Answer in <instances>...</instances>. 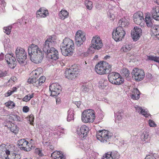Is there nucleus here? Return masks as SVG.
Segmentation results:
<instances>
[{
	"mask_svg": "<svg viewBox=\"0 0 159 159\" xmlns=\"http://www.w3.org/2000/svg\"><path fill=\"white\" fill-rule=\"evenodd\" d=\"M28 53L31 61L36 64L40 63L43 58V53L37 45L32 44L28 48Z\"/></svg>",
	"mask_w": 159,
	"mask_h": 159,
	"instance_id": "obj_1",
	"label": "nucleus"
},
{
	"mask_svg": "<svg viewBox=\"0 0 159 159\" xmlns=\"http://www.w3.org/2000/svg\"><path fill=\"white\" fill-rule=\"evenodd\" d=\"M74 44L70 39L65 38L60 45V49L62 55L65 56H70L73 53Z\"/></svg>",
	"mask_w": 159,
	"mask_h": 159,
	"instance_id": "obj_2",
	"label": "nucleus"
},
{
	"mask_svg": "<svg viewBox=\"0 0 159 159\" xmlns=\"http://www.w3.org/2000/svg\"><path fill=\"white\" fill-rule=\"evenodd\" d=\"M111 65L106 61L100 62L96 65L95 70L99 75L108 74L111 70Z\"/></svg>",
	"mask_w": 159,
	"mask_h": 159,
	"instance_id": "obj_3",
	"label": "nucleus"
},
{
	"mask_svg": "<svg viewBox=\"0 0 159 159\" xmlns=\"http://www.w3.org/2000/svg\"><path fill=\"white\" fill-rule=\"evenodd\" d=\"M95 117L94 111L93 110H87L82 113L81 120L84 123H92L95 120Z\"/></svg>",
	"mask_w": 159,
	"mask_h": 159,
	"instance_id": "obj_4",
	"label": "nucleus"
},
{
	"mask_svg": "<svg viewBox=\"0 0 159 159\" xmlns=\"http://www.w3.org/2000/svg\"><path fill=\"white\" fill-rule=\"evenodd\" d=\"M112 136V134L111 132L105 130H100L97 132V139L103 143L109 142Z\"/></svg>",
	"mask_w": 159,
	"mask_h": 159,
	"instance_id": "obj_5",
	"label": "nucleus"
},
{
	"mask_svg": "<svg viewBox=\"0 0 159 159\" xmlns=\"http://www.w3.org/2000/svg\"><path fill=\"white\" fill-rule=\"evenodd\" d=\"M80 70L76 66H74L69 69L66 70L65 76L69 80H74L80 74Z\"/></svg>",
	"mask_w": 159,
	"mask_h": 159,
	"instance_id": "obj_6",
	"label": "nucleus"
},
{
	"mask_svg": "<svg viewBox=\"0 0 159 159\" xmlns=\"http://www.w3.org/2000/svg\"><path fill=\"white\" fill-rule=\"evenodd\" d=\"M15 53L16 59L19 64L20 65L24 66L27 58L26 53L25 50L20 47H17L15 51Z\"/></svg>",
	"mask_w": 159,
	"mask_h": 159,
	"instance_id": "obj_7",
	"label": "nucleus"
},
{
	"mask_svg": "<svg viewBox=\"0 0 159 159\" xmlns=\"http://www.w3.org/2000/svg\"><path fill=\"white\" fill-rule=\"evenodd\" d=\"M125 34V32L124 29L118 26L113 31L112 37L116 41H120L124 38Z\"/></svg>",
	"mask_w": 159,
	"mask_h": 159,
	"instance_id": "obj_8",
	"label": "nucleus"
},
{
	"mask_svg": "<svg viewBox=\"0 0 159 159\" xmlns=\"http://www.w3.org/2000/svg\"><path fill=\"white\" fill-rule=\"evenodd\" d=\"M131 75L133 79L138 82L142 80L145 76L143 70L137 68L133 69L131 72Z\"/></svg>",
	"mask_w": 159,
	"mask_h": 159,
	"instance_id": "obj_9",
	"label": "nucleus"
},
{
	"mask_svg": "<svg viewBox=\"0 0 159 159\" xmlns=\"http://www.w3.org/2000/svg\"><path fill=\"white\" fill-rule=\"evenodd\" d=\"M85 34L81 30L78 31L75 34V41L76 44L79 47L83 44L86 40Z\"/></svg>",
	"mask_w": 159,
	"mask_h": 159,
	"instance_id": "obj_10",
	"label": "nucleus"
},
{
	"mask_svg": "<svg viewBox=\"0 0 159 159\" xmlns=\"http://www.w3.org/2000/svg\"><path fill=\"white\" fill-rule=\"evenodd\" d=\"M13 53L7 54L5 56V60L6 61L9 67L12 69H14L17 65L16 58L14 56Z\"/></svg>",
	"mask_w": 159,
	"mask_h": 159,
	"instance_id": "obj_11",
	"label": "nucleus"
},
{
	"mask_svg": "<svg viewBox=\"0 0 159 159\" xmlns=\"http://www.w3.org/2000/svg\"><path fill=\"white\" fill-rule=\"evenodd\" d=\"M55 44V41L52 39V37L50 36L45 41L42 46L43 51L45 53L50 50L51 48Z\"/></svg>",
	"mask_w": 159,
	"mask_h": 159,
	"instance_id": "obj_12",
	"label": "nucleus"
},
{
	"mask_svg": "<svg viewBox=\"0 0 159 159\" xmlns=\"http://www.w3.org/2000/svg\"><path fill=\"white\" fill-rule=\"evenodd\" d=\"M61 88L58 83H53L49 86V90L51 92V95L52 96H56L60 93Z\"/></svg>",
	"mask_w": 159,
	"mask_h": 159,
	"instance_id": "obj_13",
	"label": "nucleus"
},
{
	"mask_svg": "<svg viewBox=\"0 0 159 159\" xmlns=\"http://www.w3.org/2000/svg\"><path fill=\"white\" fill-rule=\"evenodd\" d=\"M91 46L90 48H93L95 49L98 50L101 48L103 46L102 41L100 37L96 36L93 37L92 40Z\"/></svg>",
	"mask_w": 159,
	"mask_h": 159,
	"instance_id": "obj_14",
	"label": "nucleus"
},
{
	"mask_svg": "<svg viewBox=\"0 0 159 159\" xmlns=\"http://www.w3.org/2000/svg\"><path fill=\"white\" fill-rule=\"evenodd\" d=\"M142 34V30L137 26H135L131 32V35L134 41L138 40Z\"/></svg>",
	"mask_w": 159,
	"mask_h": 159,
	"instance_id": "obj_15",
	"label": "nucleus"
},
{
	"mask_svg": "<svg viewBox=\"0 0 159 159\" xmlns=\"http://www.w3.org/2000/svg\"><path fill=\"white\" fill-rule=\"evenodd\" d=\"M48 52L46 54L48 57L54 60L59 58V55L57 50L53 47L51 48Z\"/></svg>",
	"mask_w": 159,
	"mask_h": 159,
	"instance_id": "obj_16",
	"label": "nucleus"
},
{
	"mask_svg": "<svg viewBox=\"0 0 159 159\" xmlns=\"http://www.w3.org/2000/svg\"><path fill=\"white\" fill-rule=\"evenodd\" d=\"M10 154V151L6 149V145L2 144L0 145V158L7 159Z\"/></svg>",
	"mask_w": 159,
	"mask_h": 159,
	"instance_id": "obj_17",
	"label": "nucleus"
},
{
	"mask_svg": "<svg viewBox=\"0 0 159 159\" xmlns=\"http://www.w3.org/2000/svg\"><path fill=\"white\" fill-rule=\"evenodd\" d=\"M143 13L142 12L139 11L134 14L133 16L134 21L137 24L139 25L142 21L144 20Z\"/></svg>",
	"mask_w": 159,
	"mask_h": 159,
	"instance_id": "obj_18",
	"label": "nucleus"
},
{
	"mask_svg": "<svg viewBox=\"0 0 159 159\" xmlns=\"http://www.w3.org/2000/svg\"><path fill=\"white\" fill-rule=\"evenodd\" d=\"M36 14L42 17H45L48 15V10L44 7H41L36 12Z\"/></svg>",
	"mask_w": 159,
	"mask_h": 159,
	"instance_id": "obj_19",
	"label": "nucleus"
},
{
	"mask_svg": "<svg viewBox=\"0 0 159 159\" xmlns=\"http://www.w3.org/2000/svg\"><path fill=\"white\" fill-rule=\"evenodd\" d=\"M119 77H120V74L116 72L110 73L108 75L109 81L112 84L115 82L116 80Z\"/></svg>",
	"mask_w": 159,
	"mask_h": 159,
	"instance_id": "obj_20",
	"label": "nucleus"
},
{
	"mask_svg": "<svg viewBox=\"0 0 159 159\" xmlns=\"http://www.w3.org/2000/svg\"><path fill=\"white\" fill-rule=\"evenodd\" d=\"M89 131V128L85 125L81 126L80 130H77L78 134L83 138L87 135Z\"/></svg>",
	"mask_w": 159,
	"mask_h": 159,
	"instance_id": "obj_21",
	"label": "nucleus"
},
{
	"mask_svg": "<svg viewBox=\"0 0 159 159\" xmlns=\"http://www.w3.org/2000/svg\"><path fill=\"white\" fill-rule=\"evenodd\" d=\"M134 107L137 111L139 114H142L147 117L150 114L148 113L147 111H145V110L143 109L141 107H139L137 106H135Z\"/></svg>",
	"mask_w": 159,
	"mask_h": 159,
	"instance_id": "obj_22",
	"label": "nucleus"
},
{
	"mask_svg": "<svg viewBox=\"0 0 159 159\" xmlns=\"http://www.w3.org/2000/svg\"><path fill=\"white\" fill-rule=\"evenodd\" d=\"M149 133L146 130L144 131L140 136V138L143 141L148 142L150 140Z\"/></svg>",
	"mask_w": 159,
	"mask_h": 159,
	"instance_id": "obj_23",
	"label": "nucleus"
},
{
	"mask_svg": "<svg viewBox=\"0 0 159 159\" xmlns=\"http://www.w3.org/2000/svg\"><path fill=\"white\" fill-rule=\"evenodd\" d=\"M140 92L137 89H134L132 91L131 98L133 99L138 100L139 98Z\"/></svg>",
	"mask_w": 159,
	"mask_h": 159,
	"instance_id": "obj_24",
	"label": "nucleus"
},
{
	"mask_svg": "<svg viewBox=\"0 0 159 159\" xmlns=\"http://www.w3.org/2000/svg\"><path fill=\"white\" fill-rule=\"evenodd\" d=\"M151 30L156 38L159 39V25H154L151 28Z\"/></svg>",
	"mask_w": 159,
	"mask_h": 159,
	"instance_id": "obj_25",
	"label": "nucleus"
},
{
	"mask_svg": "<svg viewBox=\"0 0 159 159\" xmlns=\"http://www.w3.org/2000/svg\"><path fill=\"white\" fill-rule=\"evenodd\" d=\"M28 144V142L25 139H20L19 141V147L21 150H24L25 149V148L26 145Z\"/></svg>",
	"mask_w": 159,
	"mask_h": 159,
	"instance_id": "obj_26",
	"label": "nucleus"
},
{
	"mask_svg": "<svg viewBox=\"0 0 159 159\" xmlns=\"http://www.w3.org/2000/svg\"><path fill=\"white\" fill-rule=\"evenodd\" d=\"M10 115H7L10 120H16L18 121H21V118L18 115L15 114L13 113H11V114H9Z\"/></svg>",
	"mask_w": 159,
	"mask_h": 159,
	"instance_id": "obj_27",
	"label": "nucleus"
},
{
	"mask_svg": "<svg viewBox=\"0 0 159 159\" xmlns=\"http://www.w3.org/2000/svg\"><path fill=\"white\" fill-rule=\"evenodd\" d=\"M42 69L40 68H38L36 70H33L30 73V75L33 77L37 76V79L38 78V76L40 74L42 71Z\"/></svg>",
	"mask_w": 159,
	"mask_h": 159,
	"instance_id": "obj_28",
	"label": "nucleus"
},
{
	"mask_svg": "<svg viewBox=\"0 0 159 159\" xmlns=\"http://www.w3.org/2000/svg\"><path fill=\"white\" fill-rule=\"evenodd\" d=\"M68 13L65 10H62L59 14V16L60 19L64 20L68 17Z\"/></svg>",
	"mask_w": 159,
	"mask_h": 159,
	"instance_id": "obj_29",
	"label": "nucleus"
},
{
	"mask_svg": "<svg viewBox=\"0 0 159 159\" xmlns=\"http://www.w3.org/2000/svg\"><path fill=\"white\" fill-rule=\"evenodd\" d=\"M73 112V110L71 109H70L68 111L67 121L69 122L71 120H74V113Z\"/></svg>",
	"mask_w": 159,
	"mask_h": 159,
	"instance_id": "obj_30",
	"label": "nucleus"
},
{
	"mask_svg": "<svg viewBox=\"0 0 159 159\" xmlns=\"http://www.w3.org/2000/svg\"><path fill=\"white\" fill-rule=\"evenodd\" d=\"M118 24L119 25V26L123 28V27L128 25L129 24L127 20L125 18H122L121 19H120L119 21Z\"/></svg>",
	"mask_w": 159,
	"mask_h": 159,
	"instance_id": "obj_31",
	"label": "nucleus"
},
{
	"mask_svg": "<svg viewBox=\"0 0 159 159\" xmlns=\"http://www.w3.org/2000/svg\"><path fill=\"white\" fill-rule=\"evenodd\" d=\"M11 126H9V128L11 131L14 133L15 134H16L18 132L19 128L17 126L14 124L11 125Z\"/></svg>",
	"mask_w": 159,
	"mask_h": 159,
	"instance_id": "obj_32",
	"label": "nucleus"
},
{
	"mask_svg": "<svg viewBox=\"0 0 159 159\" xmlns=\"http://www.w3.org/2000/svg\"><path fill=\"white\" fill-rule=\"evenodd\" d=\"M121 75L125 78H128L130 74V71L127 69L123 68L120 71Z\"/></svg>",
	"mask_w": 159,
	"mask_h": 159,
	"instance_id": "obj_33",
	"label": "nucleus"
},
{
	"mask_svg": "<svg viewBox=\"0 0 159 159\" xmlns=\"http://www.w3.org/2000/svg\"><path fill=\"white\" fill-rule=\"evenodd\" d=\"M38 81V79H37V76L33 77L31 76L28 80V82L29 83L33 84L35 86H37L38 84H37V81Z\"/></svg>",
	"mask_w": 159,
	"mask_h": 159,
	"instance_id": "obj_34",
	"label": "nucleus"
},
{
	"mask_svg": "<svg viewBox=\"0 0 159 159\" xmlns=\"http://www.w3.org/2000/svg\"><path fill=\"white\" fill-rule=\"evenodd\" d=\"M159 12V7L157 6L153 7L151 11V14L153 19Z\"/></svg>",
	"mask_w": 159,
	"mask_h": 159,
	"instance_id": "obj_35",
	"label": "nucleus"
},
{
	"mask_svg": "<svg viewBox=\"0 0 159 159\" xmlns=\"http://www.w3.org/2000/svg\"><path fill=\"white\" fill-rule=\"evenodd\" d=\"M123 115V113L122 110H120L115 114V117L116 120H117L118 121L120 120L122 118Z\"/></svg>",
	"mask_w": 159,
	"mask_h": 159,
	"instance_id": "obj_36",
	"label": "nucleus"
},
{
	"mask_svg": "<svg viewBox=\"0 0 159 159\" xmlns=\"http://www.w3.org/2000/svg\"><path fill=\"white\" fill-rule=\"evenodd\" d=\"M8 71L7 70H0V78H3L4 77L8 76Z\"/></svg>",
	"mask_w": 159,
	"mask_h": 159,
	"instance_id": "obj_37",
	"label": "nucleus"
},
{
	"mask_svg": "<svg viewBox=\"0 0 159 159\" xmlns=\"http://www.w3.org/2000/svg\"><path fill=\"white\" fill-rule=\"evenodd\" d=\"M132 47L131 45L126 44L122 47L121 50H122L125 52H127L131 50Z\"/></svg>",
	"mask_w": 159,
	"mask_h": 159,
	"instance_id": "obj_38",
	"label": "nucleus"
},
{
	"mask_svg": "<svg viewBox=\"0 0 159 159\" xmlns=\"http://www.w3.org/2000/svg\"><path fill=\"white\" fill-rule=\"evenodd\" d=\"M157 157V154L152 153H149L147 155L145 159H156Z\"/></svg>",
	"mask_w": 159,
	"mask_h": 159,
	"instance_id": "obj_39",
	"label": "nucleus"
},
{
	"mask_svg": "<svg viewBox=\"0 0 159 159\" xmlns=\"http://www.w3.org/2000/svg\"><path fill=\"white\" fill-rule=\"evenodd\" d=\"M145 22L146 23L147 26L148 27H152L153 24L152 22L151 18L149 17H146L145 18Z\"/></svg>",
	"mask_w": 159,
	"mask_h": 159,
	"instance_id": "obj_40",
	"label": "nucleus"
},
{
	"mask_svg": "<svg viewBox=\"0 0 159 159\" xmlns=\"http://www.w3.org/2000/svg\"><path fill=\"white\" fill-rule=\"evenodd\" d=\"M115 81V82H114L113 84L116 85H119L122 84L124 83V79L123 78L121 77L120 76V77H119Z\"/></svg>",
	"mask_w": 159,
	"mask_h": 159,
	"instance_id": "obj_41",
	"label": "nucleus"
},
{
	"mask_svg": "<svg viewBox=\"0 0 159 159\" xmlns=\"http://www.w3.org/2000/svg\"><path fill=\"white\" fill-rule=\"evenodd\" d=\"M112 159H119L120 157L119 153L116 151H112L110 152Z\"/></svg>",
	"mask_w": 159,
	"mask_h": 159,
	"instance_id": "obj_42",
	"label": "nucleus"
},
{
	"mask_svg": "<svg viewBox=\"0 0 159 159\" xmlns=\"http://www.w3.org/2000/svg\"><path fill=\"white\" fill-rule=\"evenodd\" d=\"M147 57V59L148 60L153 61L155 62L159 63V57H154L152 56H148Z\"/></svg>",
	"mask_w": 159,
	"mask_h": 159,
	"instance_id": "obj_43",
	"label": "nucleus"
},
{
	"mask_svg": "<svg viewBox=\"0 0 159 159\" xmlns=\"http://www.w3.org/2000/svg\"><path fill=\"white\" fill-rule=\"evenodd\" d=\"M5 104L6 107L10 109H12L15 106V103L13 102L10 101L6 102Z\"/></svg>",
	"mask_w": 159,
	"mask_h": 159,
	"instance_id": "obj_44",
	"label": "nucleus"
},
{
	"mask_svg": "<svg viewBox=\"0 0 159 159\" xmlns=\"http://www.w3.org/2000/svg\"><path fill=\"white\" fill-rule=\"evenodd\" d=\"M34 94H29L26 95L22 99V100L25 102H27L30 100L33 97Z\"/></svg>",
	"mask_w": 159,
	"mask_h": 159,
	"instance_id": "obj_45",
	"label": "nucleus"
},
{
	"mask_svg": "<svg viewBox=\"0 0 159 159\" xmlns=\"http://www.w3.org/2000/svg\"><path fill=\"white\" fill-rule=\"evenodd\" d=\"M46 79V78L44 76H41L39 80H38V81H37V84L39 85H41L42 83L45 82Z\"/></svg>",
	"mask_w": 159,
	"mask_h": 159,
	"instance_id": "obj_46",
	"label": "nucleus"
},
{
	"mask_svg": "<svg viewBox=\"0 0 159 159\" xmlns=\"http://www.w3.org/2000/svg\"><path fill=\"white\" fill-rule=\"evenodd\" d=\"M85 5L87 8L89 10H91L93 7V2L91 1H86Z\"/></svg>",
	"mask_w": 159,
	"mask_h": 159,
	"instance_id": "obj_47",
	"label": "nucleus"
},
{
	"mask_svg": "<svg viewBox=\"0 0 159 159\" xmlns=\"http://www.w3.org/2000/svg\"><path fill=\"white\" fill-rule=\"evenodd\" d=\"M34 147H33L31 143H29L28 142V144L26 145L25 148V149L24 150L26 152H28L30 151L32 149H34Z\"/></svg>",
	"mask_w": 159,
	"mask_h": 159,
	"instance_id": "obj_48",
	"label": "nucleus"
},
{
	"mask_svg": "<svg viewBox=\"0 0 159 159\" xmlns=\"http://www.w3.org/2000/svg\"><path fill=\"white\" fill-rule=\"evenodd\" d=\"M55 153H53L52 155V158H54V159H65V157L64 156H61L60 155L58 154L57 156H55L54 155H55Z\"/></svg>",
	"mask_w": 159,
	"mask_h": 159,
	"instance_id": "obj_49",
	"label": "nucleus"
},
{
	"mask_svg": "<svg viewBox=\"0 0 159 159\" xmlns=\"http://www.w3.org/2000/svg\"><path fill=\"white\" fill-rule=\"evenodd\" d=\"M11 26L4 27L3 28L4 30H5L4 32L8 35L10 34L11 31Z\"/></svg>",
	"mask_w": 159,
	"mask_h": 159,
	"instance_id": "obj_50",
	"label": "nucleus"
},
{
	"mask_svg": "<svg viewBox=\"0 0 159 159\" xmlns=\"http://www.w3.org/2000/svg\"><path fill=\"white\" fill-rule=\"evenodd\" d=\"M28 120L30 122V124L32 125H33V122L34 121V117L33 115L31 114L27 118Z\"/></svg>",
	"mask_w": 159,
	"mask_h": 159,
	"instance_id": "obj_51",
	"label": "nucleus"
},
{
	"mask_svg": "<svg viewBox=\"0 0 159 159\" xmlns=\"http://www.w3.org/2000/svg\"><path fill=\"white\" fill-rule=\"evenodd\" d=\"M148 124L151 127H156L157 125L156 124L154 121L151 120H148Z\"/></svg>",
	"mask_w": 159,
	"mask_h": 159,
	"instance_id": "obj_52",
	"label": "nucleus"
},
{
	"mask_svg": "<svg viewBox=\"0 0 159 159\" xmlns=\"http://www.w3.org/2000/svg\"><path fill=\"white\" fill-rule=\"evenodd\" d=\"M77 52L79 55H83L84 56L85 55V56H86L88 55V53L85 52L84 53V51H83L82 49H81V51H79L78 48L77 50Z\"/></svg>",
	"mask_w": 159,
	"mask_h": 159,
	"instance_id": "obj_53",
	"label": "nucleus"
},
{
	"mask_svg": "<svg viewBox=\"0 0 159 159\" xmlns=\"http://www.w3.org/2000/svg\"><path fill=\"white\" fill-rule=\"evenodd\" d=\"M81 89L83 92L86 93L88 92L89 90V89H88L87 87L85 85H82L81 87Z\"/></svg>",
	"mask_w": 159,
	"mask_h": 159,
	"instance_id": "obj_54",
	"label": "nucleus"
},
{
	"mask_svg": "<svg viewBox=\"0 0 159 159\" xmlns=\"http://www.w3.org/2000/svg\"><path fill=\"white\" fill-rule=\"evenodd\" d=\"M15 154V153H10V154H8V157H7L8 159H14V155Z\"/></svg>",
	"mask_w": 159,
	"mask_h": 159,
	"instance_id": "obj_55",
	"label": "nucleus"
},
{
	"mask_svg": "<svg viewBox=\"0 0 159 159\" xmlns=\"http://www.w3.org/2000/svg\"><path fill=\"white\" fill-rule=\"evenodd\" d=\"M13 93V92L11 90H9L7 93H5V95L6 97H8L11 95Z\"/></svg>",
	"mask_w": 159,
	"mask_h": 159,
	"instance_id": "obj_56",
	"label": "nucleus"
},
{
	"mask_svg": "<svg viewBox=\"0 0 159 159\" xmlns=\"http://www.w3.org/2000/svg\"><path fill=\"white\" fill-rule=\"evenodd\" d=\"M23 111L24 112L26 113L29 111V107L27 106H24L23 108Z\"/></svg>",
	"mask_w": 159,
	"mask_h": 159,
	"instance_id": "obj_57",
	"label": "nucleus"
},
{
	"mask_svg": "<svg viewBox=\"0 0 159 159\" xmlns=\"http://www.w3.org/2000/svg\"><path fill=\"white\" fill-rule=\"evenodd\" d=\"M37 153L40 156H43V154L42 153V151L41 150H40L39 149L37 151Z\"/></svg>",
	"mask_w": 159,
	"mask_h": 159,
	"instance_id": "obj_58",
	"label": "nucleus"
},
{
	"mask_svg": "<svg viewBox=\"0 0 159 159\" xmlns=\"http://www.w3.org/2000/svg\"><path fill=\"white\" fill-rule=\"evenodd\" d=\"M20 155L17 154H15L14 155V159H20Z\"/></svg>",
	"mask_w": 159,
	"mask_h": 159,
	"instance_id": "obj_59",
	"label": "nucleus"
},
{
	"mask_svg": "<svg viewBox=\"0 0 159 159\" xmlns=\"http://www.w3.org/2000/svg\"><path fill=\"white\" fill-rule=\"evenodd\" d=\"M8 112L6 111L5 109H2V111L1 112V113L2 114H8Z\"/></svg>",
	"mask_w": 159,
	"mask_h": 159,
	"instance_id": "obj_60",
	"label": "nucleus"
},
{
	"mask_svg": "<svg viewBox=\"0 0 159 159\" xmlns=\"http://www.w3.org/2000/svg\"><path fill=\"white\" fill-rule=\"evenodd\" d=\"M154 19L157 20H159V12L157 13V14L154 18Z\"/></svg>",
	"mask_w": 159,
	"mask_h": 159,
	"instance_id": "obj_61",
	"label": "nucleus"
},
{
	"mask_svg": "<svg viewBox=\"0 0 159 159\" xmlns=\"http://www.w3.org/2000/svg\"><path fill=\"white\" fill-rule=\"evenodd\" d=\"M55 153V155H54L55 156H57V155L58 154L60 155V151H56L55 152H52L51 154V155H52V154H53V153ZM51 156H52V155H51Z\"/></svg>",
	"mask_w": 159,
	"mask_h": 159,
	"instance_id": "obj_62",
	"label": "nucleus"
},
{
	"mask_svg": "<svg viewBox=\"0 0 159 159\" xmlns=\"http://www.w3.org/2000/svg\"><path fill=\"white\" fill-rule=\"evenodd\" d=\"M4 57V54L2 52L0 54V61L3 60Z\"/></svg>",
	"mask_w": 159,
	"mask_h": 159,
	"instance_id": "obj_63",
	"label": "nucleus"
},
{
	"mask_svg": "<svg viewBox=\"0 0 159 159\" xmlns=\"http://www.w3.org/2000/svg\"><path fill=\"white\" fill-rule=\"evenodd\" d=\"M75 104L78 107H79L80 105V101L75 102Z\"/></svg>",
	"mask_w": 159,
	"mask_h": 159,
	"instance_id": "obj_64",
	"label": "nucleus"
}]
</instances>
